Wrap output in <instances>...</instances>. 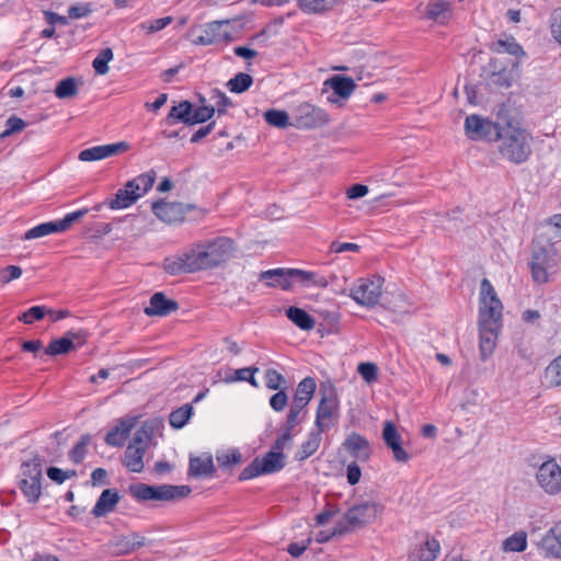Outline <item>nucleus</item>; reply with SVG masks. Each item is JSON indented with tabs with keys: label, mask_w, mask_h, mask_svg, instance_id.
Listing matches in <instances>:
<instances>
[{
	"label": "nucleus",
	"mask_w": 561,
	"mask_h": 561,
	"mask_svg": "<svg viewBox=\"0 0 561 561\" xmlns=\"http://www.w3.org/2000/svg\"><path fill=\"white\" fill-rule=\"evenodd\" d=\"M234 253V243L228 238L199 241L183 252L165 257L162 268L169 275L216 268L231 260Z\"/></svg>",
	"instance_id": "1"
},
{
	"label": "nucleus",
	"mask_w": 561,
	"mask_h": 561,
	"mask_svg": "<svg viewBox=\"0 0 561 561\" xmlns=\"http://www.w3.org/2000/svg\"><path fill=\"white\" fill-rule=\"evenodd\" d=\"M529 267L533 280L539 285L549 283L556 273L557 249L547 233L534 239Z\"/></svg>",
	"instance_id": "2"
},
{
	"label": "nucleus",
	"mask_w": 561,
	"mask_h": 561,
	"mask_svg": "<svg viewBox=\"0 0 561 561\" xmlns=\"http://www.w3.org/2000/svg\"><path fill=\"white\" fill-rule=\"evenodd\" d=\"M499 151L503 158L513 162H525L531 153L530 134L518 125L507 124L497 133Z\"/></svg>",
	"instance_id": "3"
},
{
	"label": "nucleus",
	"mask_w": 561,
	"mask_h": 561,
	"mask_svg": "<svg viewBox=\"0 0 561 561\" xmlns=\"http://www.w3.org/2000/svg\"><path fill=\"white\" fill-rule=\"evenodd\" d=\"M385 506L377 497L368 495L357 499L342 518L341 531H353L365 528L381 518Z\"/></svg>",
	"instance_id": "4"
},
{
	"label": "nucleus",
	"mask_w": 561,
	"mask_h": 561,
	"mask_svg": "<svg viewBox=\"0 0 561 561\" xmlns=\"http://www.w3.org/2000/svg\"><path fill=\"white\" fill-rule=\"evenodd\" d=\"M504 305L490 279L482 278L478 289V320L503 323Z\"/></svg>",
	"instance_id": "5"
},
{
	"label": "nucleus",
	"mask_w": 561,
	"mask_h": 561,
	"mask_svg": "<svg viewBox=\"0 0 561 561\" xmlns=\"http://www.w3.org/2000/svg\"><path fill=\"white\" fill-rule=\"evenodd\" d=\"M129 492L138 501H174L186 497L191 493L187 485H148L136 483L129 486Z\"/></svg>",
	"instance_id": "6"
},
{
	"label": "nucleus",
	"mask_w": 561,
	"mask_h": 561,
	"mask_svg": "<svg viewBox=\"0 0 561 561\" xmlns=\"http://www.w3.org/2000/svg\"><path fill=\"white\" fill-rule=\"evenodd\" d=\"M385 278L379 275L357 279L350 288V297L365 308L377 306L383 295Z\"/></svg>",
	"instance_id": "7"
},
{
	"label": "nucleus",
	"mask_w": 561,
	"mask_h": 561,
	"mask_svg": "<svg viewBox=\"0 0 561 561\" xmlns=\"http://www.w3.org/2000/svg\"><path fill=\"white\" fill-rule=\"evenodd\" d=\"M339 410L340 400L335 387L331 383L322 385L316 415V427H318L320 432L328 430L332 421L337 417Z\"/></svg>",
	"instance_id": "8"
},
{
	"label": "nucleus",
	"mask_w": 561,
	"mask_h": 561,
	"mask_svg": "<svg viewBox=\"0 0 561 561\" xmlns=\"http://www.w3.org/2000/svg\"><path fill=\"white\" fill-rule=\"evenodd\" d=\"M285 455L280 451L270 450L262 457H256L240 473V480H251L260 476L271 474L285 467Z\"/></svg>",
	"instance_id": "9"
},
{
	"label": "nucleus",
	"mask_w": 561,
	"mask_h": 561,
	"mask_svg": "<svg viewBox=\"0 0 561 561\" xmlns=\"http://www.w3.org/2000/svg\"><path fill=\"white\" fill-rule=\"evenodd\" d=\"M356 87L353 78L334 75L323 82L322 93L327 95V101L330 104L342 107L353 95Z\"/></svg>",
	"instance_id": "10"
},
{
	"label": "nucleus",
	"mask_w": 561,
	"mask_h": 561,
	"mask_svg": "<svg viewBox=\"0 0 561 561\" xmlns=\"http://www.w3.org/2000/svg\"><path fill=\"white\" fill-rule=\"evenodd\" d=\"M537 486L549 496L561 493V466L556 459L549 458L538 466L535 472Z\"/></svg>",
	"instance_id": "11"
},
{
	"label": "nucleus",
	"mask_w": 561,
	"mask_h": 561,
	"mask_svg": "<svg viewBox=\"0 0 561 561\" xmlns=\"http://www.w3.org/2000/svg\"><path fill=\"white\" fill-rule=\"evenodd\" d=\"M43 468L39 459L33 458L22 466L20 488L28 502L35 503L42 495Z\"/></svg>",
	"instance_id": "12"
},
{
	"label": "nucleus",
	"mask_w": 561,
	"mask_h": 561,
	"mask_svg": "<svg viewBox=\"0 0 561 561\" xmlns=\"http://www.w3.org/2000/svg\"><path fill=\"white\" fill-rule=\"evenodd\" d=\"M195 207L192 204L158 199L151 203V211L154 217L169 226L181 224L185 220L186 214Z\"/></svg>",
	"instance_id": "13"
},
{
	"label": "nucleus",
	"mask_w": 561,
	"mask_h": 561,
	"mask_svg": "<svg viewBox=\"0 0 561 561\" xmlns=\"http://www.w3.org/2000/svg\"><path fill=\"white\" fill-rule=\"evenodd\" d=\"M489 73L493 84L508 89L519 78V62L494 57L489 62Z\"/></svg>",
	"instance_id": "14"
},
{
	"label": "nucleus",
	"mask_w": 561,
	"mask_h": 561,
	"mask_svg": "<svg viewBox=\"0 0 561 561\" xmlns=\"http://www.w3.org/2000/svg\"><path fill=\"white\" fill-rule=\"evenodd\" d=\"M328 113L310 103H301L297 106L293 126L299 129H313L328 125Z\"/></svg>",
	"instance_id": "15"
},
{
	"label": "nucleus",
	"mask_w": 561,
	"mask_h": 561,
	"mask_svg": "<svg viewBox=\"0 0 561 561\" xmlns=\"http://www.w3.org/2000/svg\"><path fill=\"white\" fill-rule=\"evenodd\" d=\"M479 332V353L481 360H488L495 352L503 323L477 321Z\"/></svg>",
	"instance_id": "16"
},
{
	"label": "nucleus",
	"mask_w": 561,
	"mask_h": 561,
	"mask_svg": "<svg viewBox=\"0 0 561 561\" xmlns=\"http://www.w3.org/2000/svg\"><path fill=\"white\" fill-rule=\"evenodd\" d=\"M87 209L70 213L64 219L58 221L44 222L27 230L24 234V240H32L43 238L53 233L64 232L77 220H79Z\"/></svg>",
	"instance_id": "17"
},
{
	"label": "nucleus",
	"mask_w": 561,
	"mask_h": 561,
	"mask_svg": "<svg viewBox=\"0 0 561 561\" xmlns=\"http://www.w3.org/2000/svg\"><path fill=\"white\" fill-rule=\"evenodd\" d=\"M130 150V144L118 141L114 144L94 146L80 151L78 159L81 162H93L104 160L114 156L124 154Z\"/></svg>",
	"instance_id": "18"
},
{
	"label": "nucleus",
	"mask_w": 561,
	"mask_h": 561,
	"mask_svg": "<svg viewBox=\"0 0 561 561\" xmlns=\"http://www.w3.org/2000/svg\"><path fill=\"white\" fill-rule=\"evenodd\" d=\"M381 436L397 462L407 463L411 459L410 454L402 447V436L392 421L383 422Z\"/></svg>",
	"instance_id": "19"
},
{
	"label": "nucleus",
	"mask_w": 561,
	"mask_h": 561,
	"mask_svg": "<svg viewBox=\"0 0 561 561\" xmlns=\"http://www.w3.org/2000/svg\"><path fill=\"white\" fill-rule=\"evenodd\" d=\"M466 135L473 140L488 139L497 136L500 129L489 119L479 115H470L465 121Z\"/></svg>",
	"instance_id": "20"
},
{
	"label": "nucleus",
	"mask_w": 561,
	"mask_h": 561,
	"mask_svg": "<svg viewBox=\"0 0 561 561\" xmlns=\"http://www.w3.org/2000/svg\"><path fill=\"white\" fill-rule=\"evenodd\" d=\"M146 545L147 538L139 533L116 535L110 541V547L116 556L130 554Z\"/></svg>",
	"instance_id": "21"
},
{
	"label": "nucleus",
	"mask_w": 561,
	"mask_h": 561,
	"mask_svg": "<svg viewBox=\"0 0 561 561\" xmlns=\"http://www.w3.org/2000/svg\"><path fill=\"white\" fill-rule=\"evenodd\" d=\"M231 27L229 22L225 21H216L209 23L203 34L197 37L195 43L201 45H209L213 43H218L221 41L228 42L232 41Z\"/></svg>",
	"instance_id": "22"
},
{
	"label": "nucleus",
	"mask_w": 561,
	"mask_h": 561,
	"mask_svg": "<svg viewBox=\"0 0 561 561\" xmlns=\"http://www.w3.org/2000/svg\"><path fill=\"white\" fill-rule=\"evenodd\" d=\"M137 422L138 417L131 415L119 419L116 425L106 434L105 443L108 446L122 447Z\"/></svg>",
	"instance_id": "23"
},
{
	"label": "nucleus",
	"mask_w": 561,
	"mask_h": 561,
	"mask_svg": "<svg viewBox=\"0 0 561 561\" xmlns=\"http://www.w3.org/2000/svg\"><path fill=\"white\" fill-rule=\"evenodd\" d=\"M179 309V304L169 299L163 293L159 291L151 296L149 306L144 309L148 317H165Z\"/></svg>",
	"instance_id": "24"
},
{
	"label": "nucleus",
	"mask_w": 561,
	"mask_h": 561,
	"mask_svg": "<svg viewBox=\"0 0 561 561\" xmlns=\"http://www.w3.org/2000/svg\"><path fill=\"white\" fill-rule=\"evenodd\" d=\"M215 472V465L210 454L190 456L188 476L195 479L211 477Z\"/></svg>",
	"instance_id": "25"
},
{
	"label": "nucleus",
	"mask_w": 561,
	"mask_h": 561,
	"mask_svg": "<svg viewBox=\"0 0 561 561\" xmlns=\"http://www.w3.org/2000/svg\"><path fill=\"white\" fill-rule=\"evenodd\" d=\"M119 501L121 495L117 490L106 489L101 493L100 497L98 499L94 507L92 508V514L95 517H103L112 513L116 508Z\"/></svg>",
	"instance_id": "26"
},
{
	"label": "nucleus",
	"mask_w": 561,
	"mask_h": 561,
	"mask_svg": "<svg viewBox=\"0 0 561 561\" xmlns=\"http://www.w3.org/2000/svg\"><path fill=\"white\" fill-rule=\"evenodd\" d=\"M260 280L265 282L267 287L280 288L283 290L291 289L289 268H275L262 272Z\"/></svg>",
	"instance_id": "27"
},
{
	"label": "nucleus",
	"mask_w": 561,
	"mask_h": 561,
	"mask_svg": "<svg viewBox=\"0 0 561 561\" xmlns=\"http://www.w3.org/2000/svg\"><path fill=\"white\" fill-rule=\"evenodd\" d=\"M290 283L297 282L304 286L310 287L316 286L320 288H325L328 286V280L323 276H319L317 273L298 270V268H289Z\"/></svg>",
	"instance_id": "28"
},
{
	"label": "nucleus",
	"mask_w": 561,
	"mask_h": 561,
	"mask_svg": "<svg viewBox=\"0 0 561 561\" xmlns=\"http://www.w3.org/2000/svg\"><path fill=\"white\" fill-rule=\"evenodd\" d=\"M528 547V535L525 530H517L506 537L501 543L503 553H520Z\"/></svg>",
	"instance_id": "29"
},
{
	"label": "nucleus",
	"mask_w": 561,
	"mask_h": 561,
	"mask_svg": "<svg viewBox=\"0 0 561 561\" xmlns=\"http://www.w3.org/2000/svg\"><path fill=\"white\" fill-rule=\"evenodd\" d=\"M345 447L350 454L359 460L366 461L370 457L369 443L358 434L350 435L345 442Z\"/></svg>",
	"instance_id": "30"
},
{
	"label": "nucleus",
	"mask_w": 561,
	"mask_h": 561,
	"mask_svg": "<svg viewBox=\"0 0 561 561\" xmlns=\"http://www.w3.org/2000/svg\"><path fill=\"white\" fill-rule=\"evenodd\" d=\"M146 454L145 447L128 445L124 456V465L131 471L139 473L144 470V456Z\"/></svg>",
	"instance_id": "31"
},
{
	"label": "nucleus",
	"mask_w": 561,
	"mask_h": 561,
	"mask_svg": "<svg viewBox=\"0 0 561 561\" xmlns=\"http://www.w3.org/2000/svg\"><path fill=\"white\" fill-rule=\"evenodd\" d=\"M156 179L154 172H147L138 175L137 178L128 181L125 185L138 201L144 196L153 185Z\"/></svg>",
	"instance_id": "32"
},
{
	"label": "nucleus",
	"mask_w": 561,
	"mask_h": 561,
	"mask_svg": "<svg viewBox=\"0 0 561 561\" xmlns=\"http://www.w3.org/2000/svg\"><path fill=\"white\" fill-rule=\"evenodd\" d=\"M450 4L446 0H431L426 5V18L444 24L450 16Z\"/></svg>",
	"instance_id": "33"
},
{
	"label": "nucleus",
	"mask_w": 561,
	"mask_h": 561,
	"mask_svg": "<svg viewBox=\"0 0 561 561\" xmlns=\"http://www.w3.org/2000/svg\"><path fill=\"white\" fill-rule=\"evenodd\" d=\"M317 389V383L313 378L307 377L302 379L297 387L296 394L294 398V402H296L297 409H305V407L312 399L314 391Z\"/></svg>",
	"instance_id": "34"
},
{
	"label": "nucleus",
	"mask_w": 561,
	"mask_h": 561,
	"mask_svg": "<svg viewBox=\"0 0 561 561\" xmlns=\"http://www.w3.org/2000/svg\"><path fill=\"white\" fill-rule=\"evenodd\" d=\"M542 548L550 557H561V523L554 525L542 538Z\"/></svg>",
	"instance_id": "35"
},
{
	"label": "nucleus",
	"mask_w": 561,
	"mask_h": 561,
	"mask_svg": "<svg viewBox=\"0 0 561 561\" xmlns=\"http://www.w3.org/2000/svg\"><path fill=\"white\" fill-rule=\"evenodd\" d=\"M495 50L500 54H508L515 57L514 61L518 62L527 55L522 45L512 36L500 38L495 43Z\"/></svg>",
	"instance_id": "36"
},
{
	"label": "nucleus",
	"mask_w": 561,
	"mask_h": 561,
	"mask_svg": "<svg viewBox=\"0 0 561 561\" xmlns=\"http://www.w3.org/2000/svg\"><path fill=\"white\" fill-rule=\"evenodd\" d=\"M287 318L299 329L310 331L314 327L313 318L304 309L298 307H289L286 310Z\"/></svg>",
	"instance_id": "37"
},
{
	"label": "nucleus",
	"mask_w": 561,
	"mask_h": 561,
	"mask_svg": "<svg viewBox=\"0 0 561 561\" xmlns=\"http://www.w3.org/2000/svg\"><path fill=\"white\" fill-rule=\"evenodd\" d=\"M321 433L317 427L316 431H312L308 438L301 444L299 450L296 454V458L299 461L306 460L310 456H312L319 448L321 443Z\"/></svg>",
	"instance_id": "38"
},
{
	"label": "nucleus",
	"mask_w": 561,
	"mask_h": 561,
	"mask_svg": "<svg viewBox=\"0 0 561 561\" xmlns=\"http://www.w3.org/2000/svg\"><path fill=\"white\" fill-rule=\"evenodd\" d=\"M298 7L308 14H319L329 11L340 0H296Z\"/></svg>",
	"instance_id": "39"
},
{
	"label": "nucleus",
	"mask_w": 561,
	"mask_h": 561,
	"mask_svg": "<svg viewBox=\"0 0 561 561\" xmlns=\"http://www.w3.org/2000/svg\"><path fill=\"white\" fill-rule=\"evenodd\" d=\"M80 80L68 77L66 79L60 80L55 88V94L58 99H72L79 92Z\"/></svg>",
	"instance_id": "40"
},
{
	"label": "nucleus",
	"mask_w": 561,
	"mask_h": 561,
	"mask_svg": "<svg viewBox=\"0 0 561 561\" xmlns=\"http://www.w3.org/2000/svg\"><path fill=\"white\" fill-rule=\"evenodd\" d=\"M543 381L548 388L561 386V354L546 367Z\"/></svg>",
	"instance_id": "41"
},
{
	"label": "nucleus",
	"mask_w": 561,
	"mask_h": 561,
	"mask_svg": "<svg viewBox=\"0 0 561 561\" xmlns=\"http://www.w3.org/2000/svg\"><path fill=\"white\" fill-rule=\"evenodd\" d=\"M440 551V543L435 538H428L420 547L415 561H434Z\"/></svg>",
	"instance_id": "42"
},
{
	"label": "nucleus",
	"mask_w": 561,
	"mask_h": 561,
	"mask_svg": "<svg viewBox=\"0 0 561 561\" xmlns=\"http://www.w3.org/2000/svg\"><path fill=\"white\" fill-rule=\"evenodd\" d=\"M137 199L131 194L126 185L123 188H119L114 198L108 203L111 209H125L136 203Z\"/></svg>",
	"instance_id": "43"
},
{
	"label": "nucleus",
	"mask_w": 561,
	"mask_h": 561,
	"mask_svg": "<svg viewBox=\"0 0 561 561\" xmlns=\"http://www.w3.org/2000/svg\"><path fill=\"white\" fill-rule=\"evenodd\" d=\"M112 48H103L92 61V67L99 76H105L110 71L108 64L113 60Z\"/></svg>",
	"instance_id": "44"
},
{
	"label": "nucleus",
	"mask_w": 561,
	"mask_h": 561,
	"mask_svg": "<svg viewBox=\"0 0 561 561\" xmlns=\"http://www.w3.org/2000/svg\"><path fill=\"white\" fill-rule=\"evenodd\" d=\"M266 123L273 127L286 128L293 126L287 112L282 110H270L264 113Z\"/></svg>",
	"instance_id": "45"
},
{
	"label": "nucleus",
	"mask_w": 561,
	"mask_h": 561,
	"mask_svg": "<svg viewBox=\"0 0 561 561\" xmlns=\"http://www.w3.org/2000/svg\"><path fill=\"white\" fill-rule=\"evenodd\" d=\"M154 432V425L150 422H145L134 434L129 445L141 446L147 449V445L151 439Z\"/></svg>",
	"instance_id": "46"
},
{
	"label": "nucleus",
	"mask_w": 561,
	"mask_h": 561,
	"mask_svg": "<svg viewBox=\"0 0 561 561\" xmlns=\"http://www.w3.org/2000/svg\"><path fill=\"white\" fill-rule=\"evenodd\" d=\"M387 307L397 313H408L411 310L412 302L403 293H396L388 300Z\"/></svg>",
	"instance_id": "47"
},
{
	"label": "nucleus",
	"mask_w": 561,
	"mask_h": 561,
	"mask_svg": "<svg viewBox=\"0 0 561 561\" xmlns=\"http://www.w3.org/2000/svg\"><path fill=\"white\" fill-rule=\"evenodd\" d=\"M192 113H193L192 104L187 101H183V102L179 103L178 105H174L171 108L169 116L171 118H174L176 121H180V122L191 125Z\"/></svg>",
	"instance_id": "48"
},
{
	"label": "nucleus",
	"mask_w": 561,
	"mask_h": 561,
	"mask_svg": "<svg viewBox=\"0 0 561 561\" xmlns=\"http://www.w3.org/2000/svg\"><path fill=\"white\" fill-rule=\"evenodd\" d=\"M72 348H73L72 339L69 336H65L61 339L53 340L48 344L45 352L47 355L57 356V355L66 354Z\"/></svg>",
	"instance_id": "49"
},
{
	"label": "nucleus",
	"mask_w": 561,
	"mask_h": 561,
	"mask_svg": "<svg viewBox=\"0 0 561 561\" xmlns=\"http://www.w3.org/2000/svg\"><path fill=\"white\" fill-rule=\"evenodd\" d=\"M193 409L185 404L170 414V425L174 428H182L191 419Z\"/></svg>",
	"instance_id": "50"
},
{
	"label": "nucleus",
	"mask_w": 561,
	"mask_h": 561,
	"mask_svg": "<svg viewBox=\"0 0 561 561\" xmlns=\"http://www.w3.org/2000/svg\"><path fill=\"white\" fill-rule=\"evenodd\" d=\"M208 104L214 108V114L216 112L221 114L227 111V108L231 105V102L225 93L218 90H214L210 93Z\"/></svg>",
	"instance_id": "51"
},
{
	"label": "nucleus",
	"mask_w": 561,
	"mask_h": 561,
	"mask_svg": "<svg viewBox=\"0 0 561 561\" xmlns=\"http://www.w3.org/2000/svg\"><path fill=\"white\" fill-rule=\"evenodd\" d=\"M252 82L253 80L250 75L238 73L236 77L228 81L227 87L231 92L242 93L251 87Z\"/></svg>",
	"instance_id": "52"
},
{
	"label": "nucleus",
	"mask_w": 561,
	"mask_h": 561,
	"mask_svg": "<svg viewBox=\"0 0 561 561\" xmlns=\"http://www.w3.org/2000/svg\"><path fill=\"white\" fill-rule=\"evenodd\" d=\"M214 116V108L209 106L205 98L201 99V105L192 113L191 125L204 123Z\"/></svg>",
	"instance_id": "53"
},
{
	"label": "nucleus",
	"mask_w": 561,
	"mask_h": 561,
	"mask_svg": "<svg viewBox=\"0 0 561 561\" xmlns=\"http://www.w3.org/2000/svg\"><path fill=\"white\" fill-rule=\"evenodd\" d=\"M259 369L255 367V368H251V367H248V368H241V369H237L234 371V377H227L226 378V381L227 382H232V381H243V380H247L249 381L253 387H257V381L256 379L254 378V374Z\"/></svg>",
	"instance_id": "54"
},
{
	"label": "nucleus",
	"mask_w": 561,
	"mask_h": 561,
	"mask_svg": "<svg viewBox=\"0 0 561 561\" xmlns=\"http://www.w3.org/2000/svg\"><path fill=\"white\" fill-rule=\"evenodd\" d=\"M22 276V268L18 265H8L0 270V284L8 285L10 282Z\"/></svg>",
	"instance_id": "55"
},
{
	"label": "nucleus",
	"mask_w": 561,
	"mask_h": 561,
	"mask_svg": "<svg viewBox=\"0 0 561 561\" xmlns=\"http://www.w3.org/2000/svg\"><path fill=\"white\" fill-rule=\"evenodd\" d=\"M220 467L229 468L241 462V454L238 450H228L217 456Z\"/></svg>",
	"instance_id": "56"
},
{
	"label": "nucleus",
	"mask_w": 561,
	"mask_h": 561,
	"mask_svg": "<svg viewBox=\"0 0 561 561\" xmlns=\"http://www.w3.org/2000/svg\"><path fill=\"white\" fill-rule=\"evenodd\" d=\"M357 370L363 379L368 383L375 382L378 378V368L373 363H362L358 365Z\"/></svg>",
	"instance_id": "57"
},
{
	"label": "nucleus",
	"mask_w": 561,
	"mask_h": 561,
	"mask_svg": "<svg viewBox=\"0 0 561 561\" xmlns=\"http://www.w3.org/2000/svg\"><path fill=\"white\" fill-rule=\"evenodd\" d=\"M45 314H46V312H45V308L44 307L34 306V307L27 309L25 312H23L19 317V320L24 322V323H26V324H31L35 320L43 319Z\"/></svg>",
	"instance_id": "58"
},
{
	"label": "nucleus",
	"mask_w": 561,
	"mask_h": 561,
	"mask_svg": "<svg viewBox=\"0 0 561 561\" xmlns=\"http://www.w3.org/2000/svg\"><path fill=\"white\" fill-rule=\"evenodd\" d=\"M550 33L552 38L561 45V7L551 14Z\"/></svg>",
	"instance_id": "59"
},
{
	"label": "nucleus",
	"mask_w": 561,
	"mask_h": 561,
	"mask_svg": "<svg viewBox=\"0 0 561 561\" xmlns=\"http://www.w3.org/2000/svg\"><path fill=\"white\" fill-rule=\"evenodd\" d=\"M360 247L357 243L352 242H339L333 241L329 245V252L340 254L343 252H358Z\"/></svg>",
	"instance_id": "60"
},
{
	"label": "nucleus",
	"mask_w": 561,
	"mask_h": 561,
	"mask_svg": "<svg viewBox=\"0 0 561 561\" xmlns=\"http://www.w3.org/2000/svg\"><path fill=\"white\" fill-rule=\"evenodd\" d=\"M369 193V187L364 184H353L345 191V196L350 201H356L365 197Z\"/></svg>",
	"instance_id": "61"
},
{
	"label": "nucleus",
	"mask_w": 561,
	"mask_h": 561,
	"mask_svg": "<svg viewBox=\"0 0 561 561\" xmlns=\"http://www.w3.org/2000/svg\"><path fill=\"white\" fill-rule=\"evenodd\" d=\"M25 127V122L19 117H10L7 121V129L0 134V138H5L13 133L21 131Z\"/></svg>",
	"instance_id": "62"
},
{
	"label": "nucleus",
	"mask_w": 561,
	"mask_h": 561,
	"mask_svg": "<svg viewBox=\"0 0 561 561\" xmlns=\"http://www.w3.org/2000/svg\"><path fill=\"white\" fill-rule=\"evenodd\" d=\"M291 431L290 427H287L285 433L276 439L271 449L283 453L284 449L289 448L293 442Z\"/></svg>",
	"instance_id": "63"
},
{
	"label": "nucleus",
	"mask_w": 561,
	"mask_h": 561,
	"mask_svg": "<svg viewBox=\"0 0 561 561\" xmlns=\"http://www.w3.org/2000/svg\"><path fill=\"white\" fill-rule=\"evenodd\" d=\"M284 381L283 376L274 369H268L265 373V385L267 388L272 390H277L280 388Z\"/></svg>",
	"instance_id": "64"
}]
</instances>
